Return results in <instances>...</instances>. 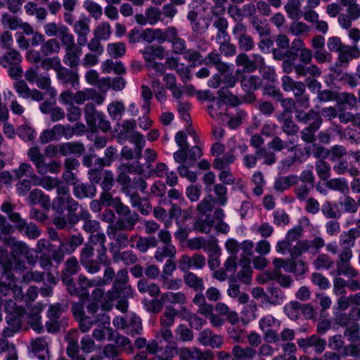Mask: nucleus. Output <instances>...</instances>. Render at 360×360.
<instances>
[{"instance_id":"9","label":"nucleus","mask_w":360,"mask_h":360,"mask_svg":"<svg viewBox=\"0 0 360 360\" xmlns=\"http://www.w3.org/2000/svg\"><path fill=\"white\" fill-rule=\"evenodd\" d=\"M318 98L322 101L336 100L339 106L353 108L356 103V97L345 91L337 94L336 91H319Z\"/></svg>"},{"instance_id":"51","label":"nucleus","mask_w":360,"mask_h":360,"mask_svg":"<svg viewBox=\"0 0 360 360\" xmlns=\"http://www.w3.org/2000/svg\"><path fill=\"white\" fill-rule=\"evenodd\" d=\"M58 37L60 39L65 50L74 48L75 37L67 26L60 27V34Z\"/></svg>"},{"instance_id":"41","label":"nucleus","mask_w":360,"mask_h":360,"mask_svg":"<svg viewBox=\"0 0 360 360\" xmlns=\"http://www.w3.org/2000/svg\"><path fill=\"white\" fill-rule=\"evenodd\" d=\"M236 157L232 150L226 153L221 157H217L214 160L212 166L218 170H224L229 168V165L233 163Z\"/></svg>"},{"instance_id":"54","label":"nucleus","mask_w":360,"mask_h":360,"mask_svg":"<svg viewBox=\"0 0 360 360\" xmlns=\"http://www.w3.org/2000/svg\"><path fill=\"white\" fill-rule=\"evenodd\" d=\"M281 117H283V122L282 126L283 131L288 136L296 135L299 131V127L294 122L292 117L290 116L284 117V115L282 114L278 119L281 120Z\"/></svg>"},{"instance_id":"5","label":"nucleus","mask_w":360,"mask_h":360,"mask_svg":"<svg viewBox=\"0 0 360 360\" xmlns=\"http://www.w3.org/2000/svg\"><path fill=\"white\" fill-rule=\"evenodd\" d=\"M117 171L116 181L124 193H129L131 188V179L129 174L142 175L144 173L143 167L139 162L122 163L117 167Z\"/></svg>"},{"instance_id":"13","label":"nucleus","mask_w":360,"mask_h":360,"mask_svg":"<svg viewBox=\"0 0 360 360\" xmlns=\"http://www.w3.org/2000/svg\"><path fill=\"white\" fill-rule=\"evenodd\" d=\"M90 20L84 17L77 20L73 25L74 32L77 34V42L80 47L87 44L88 35L90 33Z\"/></svg>"},{"instance_id":"22","label":"nucleus","mask_w":360,"mask_h":360,"mask_svg":"<svg viewBox=\"0 0 360 360\" xmlns=\"http://www.w3.org/2000/svg\"><path fill=\"white\" fill-rule=\"evenodd\" d=\"M151 87L153 90H176V77L174 75L168 73L163 76L162 80L158 78H153L151 80Z\"/></svg>"},{"instance_id":"8","label":"nucleus","mask_w":360,"mask_h":360,"mask_svg":"<svg viewBox=\"0 0 360 360\" xmlns=\"http://www.w3.org/2000/svg\"><path fill=\"white\" fill-rule=\"evenodd\" d=\"M115 212L118 215L115 225L122 229L131 231L134 229L136 225L140 221V217L136 212H132L131 209L124 204H118L115 207Z\"/></svg>"},{"instance_id":"32","label":"nucleus","mask_w":360,"mask_h":360,"mask_svg":"<svg viewBox=\"0 0 360 360\" xmlns=\"http://www.w3.org/2000/svg\"><path fill=\"white\" fill-rule=\"evenodd\" d=\"M15 227L18 231H24L26 236L31 239L37 238L41 232L36 224L27 223L25 219L20 218L15 224Z\"/></svg>"},{"instance_id":"38","label":"nucleus","mask_w":360,"mask_h":360,"mask_svg":"<svg viewBox=\"0 0 360 360\" xmlns=\"http://www.w3.org/2000/svg\"><path fill=\"white\" fill-rule=\"evenodd\" d=\"M217 241L216 240H206L202 237H196L191 239L187 240V247L188 249L193 251H197L201 249L204 250L210 249V243L216 244Z\"/></svg>"},{"instance_id":"31","label":"nucleus","mask_w":360,"mask_h":360,"mask_svg":"<svg viewBox=\"0 0 360 360\" xmlns=\"http://www.w3.org/2000/svg\"><path fill=\"white\" fill-rule=\"evenodd\" d=\"M295 117L300 122L307 124L312 121L311 124H321L322 119L320 115L313 110H310L309 112H304L300 109L295 110Z\"/></svg>"},{"instance_id":"11","label":"nucleus","mask_w":360,"mask_h":360,"mask_svg":"<svg viewBox=\"0 0 360 360\" xmlns=\"http://www.w3.org/2000/svg\"><path fill=\"white\" fill-rule=\"evenodd\" d=\"M359 58L360 49L357 45L344 46L338 53V63L331 66L330 70L336 72L339 66L347 68L352 59Z\"/></svg>"},{"instance_id":"24","label":"nucleus","mask_w":360,"mask_h":360,"mask_svg":"<svg viewBox=\"0 0 360 360\" xmlns=\"http://www.w3.org/2000/svg\"><path fill=\"white\" fill-rule=\"evenodd\" d=\"M78 337L79 332L77 329L70 330L65 336V340L68 342L66 354L68 357H74L80 355Z\"/></svg>"},{"instance_id":"52","label":"nucleus","mask_w":360,"mask_h":360,"mask_svg":"<svg viewBox=\"0 0 360 360\" xmlns=\"http://www.w3.org/2000/svg\"><path fill=\"white\" fill-rule=\"evenodd\" d=\"M13 172L17 179H20L23 176L30 177L32 180L37 179V176L34 173L32 166L27 162L21 163L19 167L15 169Z\"/></svg>"},{"instance_id":"17","label":"nucleus","mask_w":360,"mask_h":360,"mask_svg":"<svg viewBox=\"0 0 360 360\" xmlns=\"http://www.w3.org/2000/svg\"><path fill=\"white\" fill-rule=\"evenodd\" d=\"M190 11L188 13V20H193L198 18H206V13L210 9V4L206 0H193L188 6Z\"/></svg>"},{"instance_id":"43","label":"nucleus","mask_w":360,"mask_h":360,"mask_svg":"<svg viewBox=\"0 0 360 360\" xmlns=\"http://www.w3.org/2000/svg\"><path fill=\"white\" fill-rule=\"evenodd\" d=\"M84 238L81 234H73L65 241H61L60 243L64 245L66 253L70 255L75 251V250L82 245Z\"/></svg>"},{"instance_id":"2","label":"nucleus","mask_w":360,"mask_h":360,"mask_svg":"<svg viewBox=\"0 0 360 360\" xmlns=\"http://www.w3.org/2000/svg\"><path fill=\"white\" fill-rule=\"evenodd\" d=\"M0 266L2 269L0 295L3 296L12 295L15 300L21 301L24 295L22 288L16 283L18 279L14 274V272L16 271L14 270L13 262L8 258L1 262Z\"/></svg>"},{"instance_id":"4","label":"nucleus","mask_w":360,"mask_h":360,"mask_svg":"<svg viewBox=\"0 0 360 360\" xmlns=\"http://www.w3.org/2000/svg\"><path fill=\"white\" fill-rule=\"evenodd\" d=\"M129 281L127 269H121L117 272V276L112 283L111 288L107 292L106 297L109 300H115L131 297L132 290L127 283Z\"/></svg>"},{"instance_id":"20","label":"nucleus","mask_w":360,"mask_h":360,"mask_svg":"<svg viewBox=\"0 0 360 360\" xmlns=\"http://www.w3.org/2000/svg\"><path fill=\"white\" fill-rule=\"evenodd\" d=\"M31 351L40 360H49V344L44 338H37L30 341Z\"/></svg>"},{"instance_id":"27","label":"nucleus","mask_w":360,"mask_h":360,"mask_svg":"<svg viewBox=\"0 0 360 360\" xmlns=\"http://www.w3.org/2000/svg\"><path fill=\"white\" fill-rule=\"evenodd\" d=\"M73 193L79 199L93 198L96 196V188L91 184H78L75 185Z\"/></svg>"},{"instance_id":"50","label":"nucleus","mask_w":360,"mask_h":360,"mask_svg":"<svg viewBox=\"0 0 360 360\" xmlns=\"http://www.w3.org/2000/svg\"><path fill=\"white\" fill-rule=\"evenodd\" d=\"M269 146L276 151H281L285 148H288L290 151H292L296 148L293 141L289 140V141H284L278 136H274L272 141L269 143Z\"/></svg>"},{"instance_id":"42","label":"nucleus","mask_w":360,"mask_h":360,"mask_svg":"<svg viewBox=\"0 0 360 360\" xmlns=\"http://www.w3.org/2000/svg\"><path fill=\"white\" fill-rule=\"evenodd\" d=\"M208 266L211 270H214L218 268L220 265L219 256L221 253V249L217 243L216 244L210 243V249L208 250Z\"/></svg>"},{"instance_id":"33","label":"nucleus","mask_w":360,"mask_h":360,"mask_svg":"<svg viewBox=\"0 0 360 360\" xmlns=\"http://www.w3.org/2000/svg\"><path fill=\"white\" fill-rule=\"evenodd\" d=\"M112 259L114 262H122L125 265H134L138 262L136 254L130 250L124 251H115L112 253Z\"/></svg>"},{"instance_id":"57","label":"nucleus","mask_w":360,"mask_h":360,"mask_svg":"<svg viewBox=\"0 0 360 360\" xmlns=\"http://www.w3.org/2000/svg\"><path fill=\"white\" fill-rule=\"evenodd\" d=\"M45 278V272L28 270L23 272L21 282L29 283L32 281L36 283L43 282Z\"/></svg>"},{"instance_id":"28","label":"nucleus","mask_w":360,"mask_h":360,"mask_svg":"<svg viewBox=\"0 0 360 360\" xmlns=\"http://www.w3.org/2000/svg\"><path fill=\"white\" fill-rule=\"evenodd\" d=\"M137 289L140 293L148 294L153 297H158L161 295L160 287L157 283L148 282L146 278L139 280Z\"/></svg>"},{"instance_id":"23","label":"nucleus","mask_w":360,"mask_h":360,"mask_svg":"<svg viewBox=\"0 0 360 360\" xmlns=\"http://www.w3.org/2000/svg\"><path fill=\"white\" fill-rule=\"evenodd\" d=\"M160 15L161 13L158 8L150 7L146 10L145 15L136 14L135 19L139 25H146L149 24L153 25L159 21Z\"/></svg>"},{"instance_id":"63","label":"nucleus","mask_w":360,"mask_h":360,"mask_svg":"<svg viewBox=\"0 0 360 360\" xmlns=\"http://www.w3.org/2000/svg\"><path fill=\"white\" fill-rule=\"evenodd\" d=\"M343 85H345L348 88H355L360 84V79L356 74L345 72L340 75L338 79Z\"/></svg>"},{"instance_id":"48","label":"nucleus","mask_w":360,"mask_h":360,"mask_svg":"<svg viewBox=\"0 0 360 360\" xmlns=\"http://www.w3.org/2000/svg\"><path fill=\"white\" fill-rule=\"evenodd\" d=\"M83 8L95 20H98L103 15L102 7L96 2L91 0H86L83 3Z\"/></svg>"},{"instance_id":"53","label":"nucleus","mask_w":360,"mask_h":360,"mask_svg":"<svg viewBox=\"0 0 360 360\" xmlns=\"http://www.w3.org/2000/svg\"><path fill=\"white\" fill-rule=\"evenodd\" d=\"M207 65H212L220 72L226 70L229 66L221 62V56L217 51H212L203 59Z\"/></svg>"},{"instance_id":"7","label":"nucleus","mask_w":360,"mask_h":360,"mask_svg":"<svg viewBox=\"0 0 360 360\" xmlns=\"http://www.w3.org/2000/svg\"><path fill=\"white\" fill-rule=\"evenodd\" d=\"M4 243L11 249L10 255L15 262L14 270L16 273L18 271L25 270V262L21 261L20 259L29 253V246L25 243L18 240L13 236L5 237Z\"/></svg>"},{"instance_id":"45","label":"nucleus","mask_w":360,"mask_h":360,"mask_svg":"<svg viewBox=\"0 0 360 360\" xmlns=\"http://www.w3.org/2000/svg\"><path fill=\"white\" fill-rule=\"evenodd\" d=\"M326 186L330 190L337 191L342 193H347L349 186L345 179L334 178L326 180Z\"/></svg>"},{"instance_id":"58","label":"nucleus","mask_w":360,"mask_h":360,"mask_svg":"<svg viewBox=\"0 0 360 360\" xmlns=\"http://www.w3.org/2000/svg\"><path fill=\"white\" fill-rule=\"evenodd\" d=\"M315 169L321 180L326 181L330 178V166L327 162L323 160H318L315 164Z\"/></svg>"},{"instance_id":"29","label":"nucleus","mask_w":360,"mask_h":360,"mask_svg":"<svg viewBox=\"0 0 360 360\" xmlns=\"http://www.w3.org/2000/svg\"><path fill=\"white\" fill-rule=\"evenodd\" d=\"M84 151V146L79 142H67L58 145V152L63 156H67L70 154L81 155Z\"/></svg>"},{"instance_id":"10","label":"nucleus","mask_w":360,"mask_h":360,"mask_svg":"<svg viewBox=\"0 0 360 360\" xmlns=\"http://www.w3.org/2000/svg\"><path fill=\"white\" fill-rule=\"evenodd\" d=\"M26 80L31 84H36L41 90H54L51 87V80L49 73L39 74L36 68H30L25 72Z\"/></svg>"},{"instance_id":"35","label":"nucleus","mask_w":360,"mask_h":360,"mask_svg":"<svg viewBox=\"0 0 360 360\" xmlns=\"http://www.w3.org/2000/svg\"><path fill=\"white\" fill-rule=\"evenodd\" d=\"M183 278L185 284L196 292H202L205 289L203 279L193 272L184 274Z\"/></svg>"},{"instance_id":"16","label":"nucleus","mask_w":360,"mask_h":360,"mask_svg":"<svg viewBox=\"0 0 360 360\" xmlns=\"http://www.w3.org/2000/svg\"><path fill=\"white\" fill-rule=\"evenodd\" d=\"M56 76L58 81L71 88L77 89L79 85V77L77 72L71 71L65 68L61 67L57 72Z\"/></svg>"},{"instance_id":"34","label":"nucleus","mask_w":360,"mask_h":360,"mask_svg":"<svg viewBox=\"0 0 360 360\" xmlns=\"http://www.w3.org/2000/svg\"><path fill=\"white\" fill-rule=\"evenodd\" d=\"M22 61V57L19 51L12 49L6 52L0 58V65L3 68H10L11 66L20 64Z\"/></svg>"},{"instance_id":"60","label":"nucleus","mask_w":360,"mask_h":360,"mask_svg":"<svg viewBox=\"0 0 360 360\" xmlns=\"http://www.w3.org/2000/svg\"><path fill=\"white\" fill-rule=\"evenodd\" d=\"M338 118L340 122L347 124L348 122H354L355 125L360 126V117L353 115L349 112H345V108H350L348 105L346 107L339 106Z\"/></svg>"},{"instance_id":"59","label":"nucleus","mask_w":360,"mask_h":360,"mask_svg":"<svg viewBox=\"0 0 360 360\" xmlns=\"http://www.w3.org/2000/svg\"><path fill=\"white\" fill-rule=\"evenodd\" d=\"M176 248L174 245H164L157 249L154 257L157 261L162 262L165 258L171 259L176 255Z\"/></svg>"},{"instance_id":"19","label":"nucleus","mask_w":360,"mask_h":360,"mask_svg":"<svg viewBox=\"0 0 360 360\" xmlns=\"http://www.w3.org/2000/svg\"><path fill=\"white\" fill-rule=\"evenodd\" d=\"M288 50L297 54V60L300 62L311 63L312 60V51L305 47L304 41L300 38L292 41L290 49Z\"/></svg>"},{"instance_id":"62","label":"nucleus","mask_w":360,"mask_h":360,"mask_svg":"<svg viewBox=\"0 0 360 360\" xmlns=\"http://www.w3.org/2000/svg\"><path fill=\"white\" fill-rule=\"evenodd\" d=\"M183 56L184 58L189 63L191 67L198 66L203 61L201 54L194 49H187Z\"/></svg>"},{"instance_id":"47","label":"nucleus","mask_w":360,"mask_h":360,"mask_svg":"<svg viewBox=\"0 0 360 360\" xmlns=\"http://www.w3.org/2000/svg\"><path fill=\"white\" fill-rule=\"evenodd\" d=\"M242 269L238 272V277L239 280L245 283H250L251 281L252 269L250 266V261L245 257L241 258L239 261Z\"/></svg>"},{"instance_id":"3","label":"nucleus","mask_w":360,"mask_h":360,"mask_svg":"<svg viewBox=\"0 0 360 360\" xmlns=\"http://www.w3.org/2000/svg\"><path fill=\"white\" fill-rule=\"evenodd\" d=\"M310 63L297 62V54L292 51L288 52V58L283 63L282 67L283 71L286 73H290L293 71L298 77H305L309 75L314 77H318L321 75V69L316 65L307 66Z\"/></svg>"},{"instance_id":"30","label":"nucleus","mask_w":360,"mask_h":360,"mask_svg":"<svg viewBox=\"0 0 360 360\" xmlns=\"http://www.w3.org/2000/svg\"><path fill=\"white\" fill-rule=\"evenodd\" d=\"M165 50L164 47L158 45L146 46L141 51L143 58L146 62H153L156 59L162 60L165 58Z\"/></svg>"},{"instance_id":"56","label":"nucleus","mask_w":360,"mask_h":360,"mask_svg":"<svg viewBox=\"0 0 360 360\" xmlns=\"http://www.w3.org/2000/svg\"><path fill=\"white\" fill-rule=\"evenodd\" d=\"M337 274L338 275H346L354 278L359 276V272L354 269L349 262L337 261Z\"/></svg>"},{"instance_id":"46","label":"nucleus","mask_w":360,"mask_h":360,"mask_svg":"<svg viewBox=\"0 0 360 360\" xmlns=\"http://www.w3.org/2000/svg\"><path fill=\"white\" fill-rule=\"evenodd\" d=\"M283 292L278 287L270 286L267 288L266 295L264 299L266 302L272 304H279L283 300Z\"/></svg>"},{"instance_id":"37","label":"nucleus","mask_w":360,"mask_h":360,"mask_svg":"<svg viewBox=\"0 0 360 360\" xmlns=\"http://www.w3.org/2000/svg\"><path fill=\"white\" fill-rule=\"evenodd\" d=\"M179 311L172 305L166 306L165 311L160 318L161 327H171L174 325Z\"/></svg>"},{"instance_id":"14","label":"nucleus","mask_w":360,"mask_h":360,"mask_svg":"<svg viewBox=\"0 0 360 360\" xmlns=\"http://www.w3.org/2000/svg\"><path fill=\"white\" fill-rule=\"evenodd\" d=\"M198 341L203 346L219 349L224 344V338L222 335L214 333L210 329L206 328L199 333Z\"/></svg>"},{"instance_id":"1","label":"nucleus","mask_w":360,"mask_h":360,"mask_svg":"<svg viewBox=\"0 0 360 360\" xmlns=\"http://www.w3.org/2000/svg\"><path fill=\"white\" fill-rule=\"evenodd\" d=\"M198 100L207 101L211 103L208 105L210 115L218 120L224 121L227 117L226 104L236 106L240 103L239 98L232 94L231 91H195Z\"/></svg>"},{"instance_id":"40","label":"nucleus","mask_w":360,"mask_h":360,"mask_svg":"<svg viewBox=\"0 0 360 360\" xmlns=\"http://www.w3.org/2000/svg\"><path fill=\"white\" fill-rule=\"evenodd\" d=\"M215 310L220 316L226 317V320L231 324H236L239 321L238 314L230 310L229 307L224 303L219 302L215 305Z\"/></svg>"},{"instance_id":"26","label":"nucleus","mask_w":360,"mask_h":360,"mask_svg":"<svg viewBox=\"0 0 360 360\" xmlns=\"http://www.w3.org/2000/svg\"><path fill=\"white\" fill-rule=\"evenodd\" d=\"M29 203L32 205L40 204L41 206L49 210L51 207L49 197L46 195L41 189L35 188L32 190L28 195Z\"/></svg>"},{"instance_id":"64","label":"nucleus","mask_w":360,"mask_h":360,"mask_svg":"<svg viewBox=\"0 0 360 360\" xmlns=\"http://www.w3.org/2000/svg\"><path fill=\"white\" fill-rule=\"evenodd\" d=\"M94 37L101 40H108L111 35V27L108 22H102L94 31Z\"/></svg>"},{"instance_id":"61","label":"nucleus","mask_w":360,"mask_h":360,"mask_svg":"<svg viewBox=\"0 0 360 360\" xmlns=\"http://www.w3.org/2000/svg\"><path fill=\"white\" fill-rule=\"evenodd\" d=\"M307 270V264L302 259L289 260V267L286 268V271L298 276L304 274Z\"/></svg>"},{"instance_id":"55","label":"nucleus","mask_w":360,"mask_h":360,"mask_svg":"<svg viewBox=\"0 0 360 360\" xmlns=\"http://www.w3.org/2000/svg\"><path fill=\"white\" fill-rule=\"evenodd\" d=\"M60 49L59 42L56 39H51L41 44L40 51L44 56H49L58 53Z\"/></svg>"},{"instance_id":"25","label":"nucleus","mask_w":360,"mask_h":360,"mask_svg":"<svg viewBox=\"0 0 360 360\" xmlns=\"http://www.w3.org/2000/svg\"><path fill=\"white\" fill-rule=\"evenodd\" d=\"M334 162L335 164L333 165V169L337 175L348 174L351 176L356 177L359 173L358 169L351 165L345 158L336 160Z\"/></svg>"},{"instance_id":"15","label":"nucleus","mask_w":360,"mask_h":360,"mask_svg":"<svg viewBox=\"0 0 360 360\" xmlns=\"http://www.w3.org/2000/svg\"><path fill=\"white\" fill-rule=\"evenodd\" d=\"M129 231L121 229L116 225H108L106 229V234L110 240L115 241L116 245L120 248H126L129 244V236L127 233Z\"/></svg>"},{"instance_id":"21","label":"nucleus","mask_w":360,"mask_h":360,"mask_svg":"<svg viewBox=\"0 0 360 360\" xmlns=\"http://www.w3.org/2000/svg\"><path fill=\"white\" fill-rule=\"evenodd\" d=\"M80 267L77 259L71 256L64 262V267L61 273V279L63 283H71L73 275L78 273Z\"/></svg>"},{"instance_id":"36","label":"nucleus","mask_w":360,"mask_h":360,"mask_svg":"<svg viewBox=\"0 0 360 360\" xmlns=\"http://www.w3.org/2000/svg\"><path fill=\"white\" fill-rule=\"evenodd\" d=\"M232 354L233 359H252L257 354V350L250 346L242 347L240 345H235L232 349Z\"/></svg>"},{"instance_id":"12","label":"nucleus","mask_w":360,"mask_h":360,"mask_svg":"<svg viewBox=\"0 0 360 360\" xmlns=\"http://www.w3.org/2000/svg\"><path fill=\"white\" fill-rule=\"evenodd\" d=\"M297 344L304 352H307L310 347H313L316 354L323 352L326 347V341L317 335L298 339Z\"/></svg>"},{"instance_id":"49","label":"nucleus","mask_w":360,"mask_h":360,"mask_svg":"<svg viewBox=\"0 0 360 360\" xmlns=\"http://www.w3.org/2000/svg\"><path fill=\"white\" fill-rule=\"evenodd\" d=\"M27 155L30 160L34 164L37 172L42 167L45 162L44 155L40 152L38 147H32L27 151Z\"/></svg>"},{"instance_id":"39","label":"nucleus","mask_w":360,"mask_h":360,"mask_svg":"<svg viewBox=\"0 0 360 360\" xmlns=\"http://www.w3.org/2000/svg\"><path fill=\"white\" fill-rule=\"evenodd\" d=\"M25 314V310L22 307L16 309L13 313L8 314L6 317L8 326L18 330L22 327V319Z\"/></svg>"},{"instance_id":"44","label":"nucleus","mask_w":360,"mask_h":360,"mask_svg":"<svg viewBox=\"0 0 360 360\" xmlns=\"http://www.w3.org/2000/svg\"><path fill=\"white\" fill-rule=\"evenodd\" d=\"M243 90H257L262 85V79L258 76L247 75L240 80Z\"/></svg>"},{"instance_id":"18","label":"nucleus","mask_w":360,"mask_h":360,"mask_svg":"<svg viewBox=\"0 0 360 360\" xmlns=\"http://www.w3.org/2000/svg\"><path fill=\"white\" fill-rule=\"evenodd\" d=\"M84 79L88 84L97 87L99 90L109 89L111 84V79L109 77L100 78L98 72L93 69L86 72Z\"/></svg>"},{"instance_id":"6","label":"nucleus","mask_w":360,"mask_h":360,"mask_svg":"<svg viewBox=\"0 0 360 360\" xmlns=\"http://www.w3.org/2000/svg\"><path fill=\"white\" fill-rule=\"evenodd\" d=\"M84 117L87 126L93 133L98 129L103 132H108L111 129L110 122L106 119L105 115L96 111L94 105L91 103L85 105Z\"/></svg>"}]
</instances>
